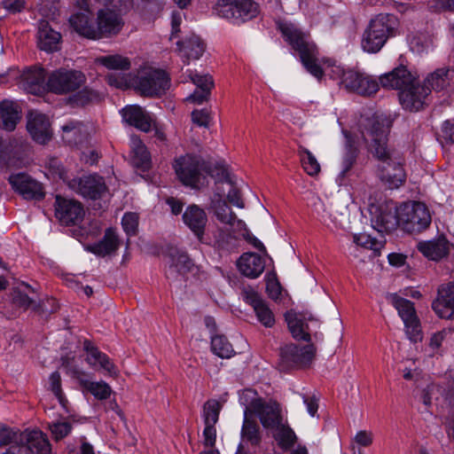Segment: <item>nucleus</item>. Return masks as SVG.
Listing matches in <instances>:
<instances>
[{
    "label": "nucleus",
    "mask_w": 454,
    "mask_h": 454,
    "mask_svg": "<svg viewBox=\"0 0 454 454\" xmlns=\"http://www.w3.org/2000/svg\"><path fill=\"white\" fill-rule=\"evenodd\" d=\"M98 98V94L90 89L85 88L81 90L76 96V101L82 105H85L89 102L97 100Z\"/></svg>",
    "instance_id": "69168bd1"
},
{
    "label": "nucleus",
    "mask_w": 454,
    "mask_h": 454,
    "mask_svg": "<svg viewBox=\"0 0 454 454\" xmlns=\"http://www.w3.org/2000/svg\"><path fill=\"white\" fill-rule=\"evenodd\" d=\"M27 129L35 141L45 144L51 137V130L47 116L37 111L27 114Z\"/></svg>",
    "instance_id": "4be33fe9"
},
{
    "label": "nucleus",
    "mask_w": 454,
    "mask_h": 454,
    "mask_svg": "<svg viewBox=\"0 0 454 454\" xmlns=\"http://www.w3.org/2000/svg\"><path fill=\"white\" fill-rule=\"evenodd\" d=\"M372 225L381 233L395 230L397 226H401L399 210L380 209L372 218Z\"/></svg>",
    "instance_id": "2f4dec72"
},
{
    "label": "nucleus",
    "mask_w": 454,
    "mask_h": 454,
    "mask_svg": "<svg viewBox=\"0 0 454 454\" xmlns=\"http://www.w3.org/2000/svg\"><path fill=\"white\" fill-rule=\"evenodd\" d=\"M224 191L219 186L211 198L209 208L213 211L216 219L223 224L231 228L245 229L246 223L238 219L236 214L228 207L226 201L223 199Z\"/></svg>",
    "instance_id": "2eb2a0df"
},
{
    "label": "nucleus",
    "mask_w": 454,
    "mask_h": 454,
    "mask_svg": "<svg viewBox=\"0 0 454 454\" xmlns=\"http://www.w3.org/2000/svg\"><path fill=\"white\" fill-rule=\"evenodd\" d=\"M289 331L292 336L296 340L305 341L310 340L311 328L309 322L317 325V319L309 312L297 313L295 311H288L285 315Z\"/></svg>",
    "instance_id": "f3484780"
},
{
    "label": "nucleus",
    "mask_w": 454,
    "mask_h": 454,
    "mask_svg": "<svg viewBox=\"0 0 454 454\" xmlns=\"http://www.w3.org/2000/svg\"><path fill=\"white\" fill-rule=\"evenodd\" d=\"M248 414V409H246L241 428V439L242 442H249L252 445H257L261 441L259 426L254 420L249 419Z\"/></svg>",
    "instance_id": "a19ab883"
},
{
    "label": "nucleus",
    "mask_w": 454,
    "mask_h": 454,
    "mask_svg": "<svg viewBox=\"0 0 454 454\" xmlns=\"http://www.w3.org/2000/svg\"><path fill=\"white\" fill-rule=\"evenodd\" d=\"M266 280V291L268 295L273 300L278 299L281 294V286L277 279L276 273H269Z\"/></svg>",
    "instance_id": "4d7b16f0"
},
{
    "label": "nucleus",
    "mask_w": 454,
    "mask_h": 454,
    "mask_svg": "<svg viewBox=\"0 0 454 454\" xmlns=\"http://www.w3.org/2000/svg\"><path fill=\"white\" fill-rule=\"evenodd\" d=\"M394 20V16L389 14H379L371 20L361 41L364 51L376 53L384 46L393 33Z\"/></svg>",
    "instance_id": "423d86ee"
},
{
    "label": "nucleus",
    "mask_w": 454,
    "mask_h": 454,
    "mask_svg": "<svg viewBox=\"0 0 454 454\" xmlns=\"http://www.w3.org/2000/svg\"><path fill=\"white\" fill-rule=\"evenodd\" d=\"M362 125V136L368 144L370 153L379 161V177L390 189L399 188L405 182L406 176L400 155L387 145L389 121L373 115Z\"/></svg>",
    "instance_id": "f257e3e1"
},
{
    "label": "nucleus",
    "mask_w": 454,
    "mask_h": 454,
    "mask_svg": "<svg viewBox=\"0 0 454 454\" xmlns=\"http://www.w3.org/2000/svg\"><path fill=\"white\" fill-rule=\"evenodd\" d=\"M134 76L135 74H111L107 75V82L109 85L121 90L132 88L131 80Z\"/></svg>",
    "instance_id": "6e6d98bb"
},
{
    "label": "nucleus",
    "mask_w": 454,
    "mask_h": 454,
    "mask_svg": "<svg viewBox=\"0 0 454 454\" xmlns=\"http://www.w3.org/2000/svg\"><path fill=\"white\" fill-rule=\"evenodd\" d=\"M246 409H248L249 413L256 414L265 428L272 429L283 422L279 405L275 402L265 403L262 399L257 398Z\"/></svg>",
    "instance_id": "4468645a"
},
{
    "label": "nucleus",
    "mask_w": 454,
    "mask_h": 454,
    "mask_svg": "<svg viewBox=\"0 0 454 454\" xmlns=\"http://www.w3.org/2000/svg\"><path fill=\"white\" fill-rule=\"evenodd\" d=\"M239 270L245 277L254 279L262 275L265 269L264 260L257 254L244 253L238 260Z\"/></svg>",
    "instance_id": "bb28decb"
},
{
    "label": "nucleus",
    "mask_w": 454,
    "mask_h": 454,
    "mask_svg": "<svg viewBox=\"0 0 454 454\" xmlns=\"http://www.w3.org/2000/svg\"><path fill=\"white\" fill-rule=\"evenodd\" d=\"M130 148L134 166L144 171L149 169L151 166L150 153L141 139L137 137H131Z\"/></svg>",
    "instance_id": "e433bc0d"
},
{
    "label": "nucleus",
    "mask_w": 454,
    "mask_h": 454,
    "mask_svg": "<svg viewBox=\"0 0 454 454\" xmlns=\"http://www.w3.org/2000/svg\"><path fill=\"white\" fill-rule=\"evenodd\" d=\"M46 73L42 67H33L25 71L22 77L24 89L31 94H37L44 88Z\"/></svg>",
    "instance_id": "f704fd0d"
},
{
    "label": "nucleus",
    "mask_w": 454,
    "mask_h": 454,
    "mask_svg": "<svg viewBox=\"0 0 454 454\" xmlns=\"http://www.w3.org/2000/svg\"><path fill=\"white\" fill-rule=\"evenodd\" d=\"M373 441V434L371 432L361 430L356 433L355 436V442L363 446L367 447L370 446L372 443Z\"/></svg>",
    "instance_id": "774afa93"
},
{
    "label": "nucleus",
    "mask_w": 454,
    "mask_h": 454,
    "mask_svg": "<svg viewBox=\"0 0 454 454\" xmlns=\"http://www.w3.org/2000/svg\"><path fill=\"white\" fill-rule=\"evenodd\" d=\"M414 81H416V78L404 66H400L380 77L383 88L399 90L400 91Z\"/></svg>",
    "instance_id": "a878e982"
},
{
    "label": "nucleus",
    "mask_w": 454,
    "mask_h": 454,
    "mask_svg": "<svg viewBox=\"0 0 454 454\" xmlns=\"http://www.w3.org/2000/svg\"><path fill=\"white\" fill-rule=\"evenodd\" d=\"M388 299L402 318L408 338L413 342L421 340L422 333L420 322L417 316L413 302L397 295L396 294H390Z\"/></svg>",
    "instance_id": "1a4fd4ad"
},
{
    "label": "nucleus",
    "mask_w": 454,
    "mask_h": 454,
    "mask_svg": "<svg viewBox=\"0 0 454 454\" xmlns=\"http://www.w3.org/2000/svg\"><path fill=\"white\" fill-rule=\"evenodd\" d=\"M1 5L11 13L20 12L25 9V0H2Z\"/></svg>",
    "instance_id": "0e129e2a"
},
{
    "label": "nucleus",
    "mask_w": 454,
    "mask_h": 454,
    "mask_svg": "<svg viewBox=\"0 0 454 454\" xmlns=\"http://www.w3.org/2000/svg\"><path fill=\"white\" fill-rule=\"evenodd\" d=\"M189 77L191 81L197 86V89H207L211 90L214 82L213 79L209 74H199L198 73H194L192 71H189Z\"/></svg>",
    "instance_id": "13d9d810"
},
{
    "label": "nucleus",
    "mask_w": 454,
    "mask_h": 454,
    "mask_svg": "<svg viewBox=\"0 0 454 454\" xmlns=\"http://www.w3.org/2000/svg\"><path fill=\"white\" fill-rule=\"evenodd\" d=\"M69 187L76 193L90 200L105 199L109 194L105 180L98 175L74 178L69 182Z\"/></svg>",
    "instance_id": "9b49d317"
},
{
    "label": "nucleus",
    "mask_w": 454,
    "mask_h": 454,
    "mask_svg": "<svg viewBox=\"0 0 454 454\" xmlns=\"http://www.w3.org/2000/svg\"><path fill=\"white\" fill-rule=\"evenodd\" d=\"M242 294L245 301L253 307L258 320L265 327H271L275 323L274 315L259 294L253 288H247Z\"/></svg>",
    "instance_id": "b1692460"
},
{
    "label": "nucleus",
    "mask_w": 454,
    "mask_h": 454,
    "mask_svg": "<svg viewBox=\"0 0 454 454\" xmlns=\"http://www.w3.org/2000/svg\"><path fill=\"white\" fill-rule=\"evenodd\" d=\"M20 442H25L26 445L19 446L24 448L23 454H27L30 450L35 454H51V445L45 434L40 430H32L23 432L20 437Z\"/></svg>",
    "instance_id": "393cba45"
},
{
    "label": "nucleus",
    "mask_w": 454,
    "mask_h": 454,
    "mask_svg": "<svg viewBox=\"0 0 454 454\" xmlns=\"http://www.w3.org/2000/svg\"><path fill=\"white\" fill-rule=\"evenodd\" d=\"M354 249H357L358 247L373 250L374 252L380 251L383 247V242L379 241L370 235L365 233L354 234L353 235Z\"/></svg>",
    "instance_id": "8fccbe9b"
},
{
    "label": "nucleus",
    "mask_w": 454,
    "mask_h": 454,
    "mask_svg": "<svg viewBox=\"0 0 454 454\" xmlns=\"http://www.w3.org/2000/svg\"><path fill=\"white\" fill-rule=\"evenodd\" d=\"M84 349L87 352L86 361L92 367L98 366L107 372L110 375H116L118 371L107 355L98 350L91 342L84 341Z\"/></svg>",
    "instance_id": "c756f323"
},
{
    "label": "nucleus",
    "mask_w": 454,
    "mask_h": 454,
    "mask_svg": "<svg viewBox=\"0 0 454 454\" xmlns=\"http://www.w3.org/2000/svg\"><path fill=\"white\" fill-rule=\"evenodd\" d=\"M401 227L412 233L420 232L431 223V215L427 206L421 202H409L399 207Z\"/></svg>",
    "instance_id": "6e6552de"
},
{
    "label": "nucleus",
    "mask_w": 454,
    "mask_h": 454,
    "mask_svg": "<svg viewBox=\"0 0 454 454\" xmlns=\"http://www.w3.org/2000/svg\"><path fill=\"white\" fill-rule=\"evenodd\" d=\"M23 435V433H20L18 430H14L4 424H0V445H11L12 446H20V437Z\"/></svg>",
    "instance_id": "3c124183"
},
{
    "label": "nucleus",
    "mask_w": 454,
    "mask_h": 454,
    "mask_svg": "<svg viewBox=\"0 0 454 454\" xmlns=\"http://www.w3.org/2000/svg\"><path fill=\"white\" fill-rule=\"evenodd\" d=\"M131 86L141 96L157 98L168 90L170 79L163 70L147 66L137 71Z\"/></svg>",
    "instance_id": "7ed1b4c3"
},
{
    "label": "nucleus",
    "mask_w": 454,
    "mask_h": 454,
    "mask_svg": "<svg viewBox=\"0 0 454 454\" xmlns=\"http://www.w3.org/2000/svg\"><path fill=\"white\" fill-rule=\"evenodd\" d=\"M123 120L131 126L147 132L152 127V119L148 114L138 106H129L122 109Z\"/></svg>",
    "instance_id": "7c9ffc66"
},
{
    "label": "nucleus",
    "mask_w": 454,
    "mask_h": 454,
    "mask_svg": "<svg viewBox=\"0 0 454 454\" xmlns=\"http://www.w3.org/2000/svg\"><path fill=\"white\" fill-rule=\"evenodd\" d=\"M172 166L177 179L193 189L203 185L208 173L206 162L200 156L191 153L176 157Z\"/></svg>",
    "instance_id": "39448f33"
},
{
    "label": "nucleus",
    "mask_w": 454,
    "mask_h": 454,
    "mask_svg": "<svg viewBox=\"0 0 454 454\" xmlns=\"http://www.w3.org/2000/svg\"><path fill=\"white\" fill-rule=\"evenodd\" d=\"M166 277L170 280H177L191 271L194 266L187 253L176 248L171 249L168 256Z\"/></svg>",
    "instance_id": "412c9836"
},
{
    "label": "nucleus",
    "mask_w": 454,
    "mask_h": 454,
    "mask_svg": "<svg viewBox=\"0 0 454 454\" xmlns=\"http://www.w3.org/2000/svg\"><path fill=\"white\" fill-rule=\"evenodd\" d=\"M272 429L275 431L274 438L281 449L287 450L294 444L296 435L287 425L281 422L280 425L276 426Z\"/></svg>",
    "instance_id": "c03bdc74"
},
{
    "label": "nucleus",
    "mask_w": 454,
    "mask_h": 454,
    "mask_svg": "<svg viewBox=\"0 0 454 454\" xmlns=\"http://www.w3.org/2000/svg\"><path fill=\"white\" fill-rule=\"evenodd\" d=\"M417 248L425 257L433 261L442 259L450 251L449 242L444 238L420 241L417 244Z\"/></svg>",
    "instance_id": "cd10ccee"
},
{
    "label": "nucleus",
    "mask_w": 454,
    "mask_h": 454,
    "mask_svg": "<svg viewBox=\"0 0 454 454\" xmlns=\"http://www.w3.org/2000/svg\"><path fill=\"white\" fill-rule=\"evenodd\" d=\"M192 118L194 123L200 127H207L209 122V114L207 110H195L192 114Z\"/></svg>",
    "instance_id": "338daca9"
},
{
    "label": "nucleus",
    "mask_w": 454,
    "mask_h": 454,
    "mask_svg": "<svg viewBox=\"0 0 454 454\" xmlns=\"http://www.w3.org/2000/svg\"><path fill=\"white\" fill-rule=\"evenodd\" d=\"M327 74L347 90L362 96H371L379 90L378 82L372 76L354 69H344L340 66H332Z\"/></svg>",
    "instance_id": "20e7f679"
},
{
    "label": "nucleus",
    "mask_w": 454,
    "mask_h": 454,
    "mask_svg": "<svg viewBox=\"0 0 454 454\" xmlns=\"http://www.w3.org/2000/svg\"><path fill=\"white\" fill-rule=\"evenodd\" d=\"M298 154L301 158L302 168L308 175L314 176L320 172V164L309 150L300 145L298 148Z\"/></svg>",
    "instance_id": "a18cd8bd"
},
{
    "label": "nucleus",
    "mask_w": 454,
    "mask_h": 454,
    "mask_svg": "<svg viewBox=\"0 0 454 454\" xmlns=\"http://www.w3.org/2000/svg\"><path fill=\"white\" fill-rule=\"evenodd\" d=\"M96 63L102 65L107 69L113 70H129L130 68V61L127 57L120 54L105 55L96 59Z\"/></svg>",
    "instance_id": "37998d69"
},
{
    "label": "nucleus",
    "mask_w": 454,
    "mask_h": 454,
    "mask_svg": "<svg viewBox=\"0 0 454 454\" xmlns=\"http://www.w3.org/2000/svg\"><path fill=\"white\" fill-rule=\"evenodd\" d=\"M0 118L3 128L7 131H12L20 119L16 103L4 100L0 103Z\"/></svg>",
    "instance_id": "4c0bfd02"
},
{
    "label": "nucleus",
    "mask_w": 454,
    "mask_h": 454,
    "mask_svg": "<svg viewBox=\"0 0 454 454\" xmlns=\"http://www.w3.org/2000/svg\"><path fill=\"white\" fill-rule=\"evenodd\" d=\"M48 428L55 441H60L67 437L73 429L72 424L67 420H57L50 423Z\"/></svg>",
    "instance_id": "603ef678"
},
{
    "label": "nucleus",
    "mask_w": 454,
    "mask_h": 454,
    "mask_svg": "<svg viewBox=\"0 0 454 454\" xmlns=\"http://www.w3.org/2000/svg\"><path fill=\"white\" fill-rule=\"evenodd\" d=\"M236 229L238 231H242L243 238L249 244H251L254 248L258 249L259 251L263 253L265 255H267V251H266V247H264V245L256 237H254L253 234H251L249 232L247 226L245 227V229H240V228H236Z\"/></svg>",
    "instance_id": "680f3d73"
},
{
    "label": "nucleus",
    "mask_w": 454,
    "mask_h": 454,
    "mask_svg": "<svg viewBox=\"0 0 454 454\" xmlns=\"http://www.w3.org/2000/svg\"><path fill=\"white\" fill-rule=\"evenodd\" d=\"M313 208L324 221L329 218L336 227L345 231L351 230L350 212L343 203L336 201L326 208L323 201L317 198Z\"/></svg>",
    "instance_id": "ddd939ff"
},
{
    "label": "nucleus",
    "mask_w": 454,
    "mask_h": 454,
    "mask_svg": "<svg viewBox=\"0 0 454 454\" xmlns=\"http://www.w3.org/2000/svg\"><path fill=\"white\" fill-rule=\"evenodd\" d=\"M84 82L85 76L82 72L59 68L50 74L46 85L56 94H66L78 90Z\"/></svg>",
    "instance_id": "9d476101"
},
{
    "label": "nucleus",
    "mask_w": 454,
    "mask_h": 454,
    "mask_svg": "<svg viewBox=\"0 0 454 454\" xmlns=\"http://www.w3.org/2000/svg\"><path fill=\"white\" fill-rule=\"evenodd\" d=\"M277 25L285 41L299 53L308 72L317 79H321L324 71L317 64L318 51L316 44L310 41L309 35L290 21L278 20Z\"/></svg>",
    "instance_id": "f03ea898"
},
{
    "label": "nucleus",
    "mask_w": 454,
    "mask_h": 454,
    "mask_svg": "<svg viewBox=\"0 0 454 454\" xmlns=\"http://www.w3.org/2000/svg\"><path fill=\"white\" fill-rule=\"evenodd\" d=\"M120 247V240L117 234L112 229H108L104 238L97 244H95L91 251L100 256H106L114 253Z\"/></svg>",
    "instance_id": "58836bf2"
},
{
    "label": "nucleus",
    "mask_w": 454,
    "mask_h": 454,
    "mask_svg": "<svg viewBox=\"0 0 454 454\" xmlns=\"http://www.w3.org/2000/svg\"><path fill=\"white\" fill-rule=\"evenodd\" d=\"M69 22L78 34L90 39L98 38V31L90 23L87 14H74L70 17Z\"/></svg>",
    "instance_id": "ea45409f"
},
{
    "label": "nucleus",
    "mask_w": 454,
    "mask_h": 454,
    "mask_svg": "<svg viewBox=\"0 0 454 454\" xmlns=\"http://www.w3.org/2000/svg\"><path fill=\"white\" fill-rule=\"evenodd\" d=\"M122 20L120 16L112 11H99L98 14V38L115 35L120 32L122 27Z\"/></svg>",
    "instance_id": "c85d7f7f"
},
{
    "label": "nucleus",
    "mask_w": 454,
    "mask_h": 454,
    "mask_svg": "<svg viewBox=\"0 0 454 454\" xmlns=\"http://www.w3.org/2000/svg\"><path fill=\"white\" fill-rule=\"evenodd\" d=\"M226 183L230 186V190L227 193L229 202L237 207L243 208L245 204L239 189L235 187L231 181H226Z\"/></svg>",
    "instance_id": "052dcab7"
},
{
    "label": "nucleus",
    "mask_w": 454,
    "mask_h": 454,
    "mask_svg": "<svg viewBox=\"0 0 454 454\" xmlns=\"http://www.w3.org/2000/svg\"><path fill=\"white\" fill-rule=\"evenodd\" d=\"M216 441V429L215 425H205L203 430V443L206 447L213 448Z\"/></svg>",
    "instance_id": "e2e57ef3"
},
{
    "label": "nucleus",
    "mask_w": 454,
    "mask_h": 454,
    "mask_svg": "<svg viewBox=\"0 0 454 454\" xmlns=\"http://www.w3.org/2000/svg\"><path fill=\"white\" fill-rule=\"evenodd\" d=\"M9 182L12 189L24 199L40 200L44 196L41 184L25 173L11 175Z\"/></svg>",
    "instance_id": "6ab92c4d"
},
{
    "label": "nucleus",
    "mask_w": 454,
    "mask_h": 454,
    "mask_svg": "<svg viewBox=\"0 0 454 454\" xmlns=\"http://www.w3.org/2000/svg\"><path fill=\"white\" fill-rule=\"evenodd\" d=\"M454 73L448 67L436 69L434 73L427 76L426 82L427 87L432 90L441 91L450 85V74Z\"/></svg>",
    "instance_id": "79ce46f5"
},
{
    "label": "nucleus",
    "mask_w": 454,
    "mask_h": 454,
    "mask_svg": "<svg viewBox=\"0 0 454 454\" xmlns=\"http://www.w3.org/2000/svg\"><path fill=\"white\" fill-rule=\"evenodd\" d=\"M86 388L99 400H106L110 397L112 389L105 381H90L85 383Z\"/></svg>",
    "instance_id": "864d4df0"
},
{
    "label": "nucleus",
    "mask_w": 454,
    "mask_h": 454,
    "mask_svg": "<svg viewBox=\"0 0 454 454\" xmlns=\"http://www.w3.org/2000/svg\"><path fill=\"white\" fill-rule=\"evenodd\" d=\"M430 91V88L419 84L416 80L399 92V100L404 109L418 112L423 108Z\"/></svg>",
    "instance_id": "dca6fc26"
},
{
    "label": "nucleus",
    "mask_w": 454,
    "mask_h": 454,
    "mask_svg": "<svg viewBox=\"0 0 454 454\" xmlns=\"http://www.w3.org/2000/svg\"><path fill=\"white\" fill-rule=\"evenodd\" d=\"M356 157L357 149L348 141L345 148V153L342 156L341 170L338 176L339 179L343 180L348 176V171L353 168L356 161Z\"/></svg>",
    "instance_id": "de8ad7c7"
},
{
    "label": "nucleus",
    "mask_w": 454,
    "mask_h": 454,
    "mask_svg": "<svg viewBox=\"0 0 454 454\" xmlns=\"http://www.w3.org/2000/svg\"><path fill=\"white\" fill-rule=\"evenodd\" d=\"M55 215L63 224H76L82 220L84 209L78 201L57 196L55 201Z\"/></svg>",
    "instance_id": "a211bd4d"
},
{
    "label": "nucleus",
    "mask_w": 454,
    "mask_h": 454,
    "mask_svg": "<svg viewBox=\"0 0 454 454\" xmlns=\"http://www.w3.org/2000/svg\"><path fill=\"white\" fill-rule=\"evenodd\" d=\"M222 405L215 399L207 401L203 406V420L205 425H215L219 419Z\"/></svg>",
    "instance_id": "09e8293b"
},
{
    "label": "nucleus",
    "mask_w": 454,
    "mask_h": 454,
    "mask_svg": "<svg viewBox=\"0 0 454 454\" xmlns=\"http://www.w3.org/2000/svg\"><path fill=\"white\" fill-rule=\"evenodd\" d=\"M434 311L442 318L454 317V284L448 283L438 288L437 298L433 301Z\"/></svg>",
    "instance_id": "5701e85b"
},
{
    "label": "nucleus",
    "mask_w": 454,
    "mask_h": 454,
    "mask_svg": "<svg viewBox=\"0 0 454 454\" xmlns=\"http://www.w3.org/2000/svg\"><path fill=\"white\" fill-rule=\"evenodd\" d=\"M214 9L219 17L236 25L247 22L259 13V5L253 0H218Z\"/></svg>",
    "instance_id": "0eeeda50"
},
{
    "label": "nucleus",
    "mask_w": 454,
    "mask_h": 454,
    "mask_svg": "<svg viewBox=\"0 0 454 454\" xmlns=\"http://www.w3.org/2000/svg\"><path fill=\"white\" fill-rule=\"evenodd\" d=\"M86 126L77 121H70L62 126V139L70 145L82 143L87 137Z\"/></svg>",
    "instance_id": "c9c22d12"
},
{
    "label": "nucleus",
    "mask_w": 454,
    "mask_h": 454,
    "mask_svg": "<svg viewBox=\"0 0 454 454\" xmlns=\"http://www.w3.org/2000/svg\"><path fill=\"white\" fill-rule=\"evenodd\" d=\"M121 224L123 230L129 236L134 235L138 224L137 215L135 213H126L122 217Z\"/></svg>",
    "instance_id": "bf43d9fd"
},
{
    "label": "nucleus",
    "mask_w": 454,
    "mask_h": 454,
    "mask_svg": "<svg viewBox=\"0 0 454 454\" xmlns=\"http://www.w3.org/2000/svg\"><path fill=\"white\" fill-rule=\"evenodd\" d=\"M182 220L184 224L202 242L208 222L205 210L198 205H189L183 213Z\"/></svg>",
    "instance_id": "aec40b11"
},
{
    "label": "nucleus",
    "mask_w": 454,
    "mask_h": 454,
    "mask_svg": "<svg viewBox=\"0 0 454 454\" xmlns=\"http://www.w3.org/2000/svg\"><path fill=\"white\" fill-rule=\"evenodd\" d=\"M38 46L41 50L51 52L59 50L61 35L53 30L48 22L42 20L38 26Z\"/></svg>",
    "instance_id": "473e14b6"
},
{
    "label": "nucleus",
    "mask_w": 454,
    "mask_h": 454,
    "mask_svg": "<svg viewBox=\"0 0 454 454\" xmlns=\"http://www.w3.org/2000/svg\"><path fill=\"white\" fill-rule=\"evenodd\" d=\"M315 351L311 344L303 347L287 344L280 349V364L284 369L306 366L314 358Z\"/></svg>",
    "instance_id": "f8f14e48"
},
{
    "label": "nucleus",
    "mask_w": 454,
    "mask_h": 454,
    "mask_svg": "<svg viewBox=\"0 0 454 454\" xmlns=\"http://www.w3.org/2000/svg\"><path fill=\"white\" fill-rule=\"evenodd\" d=\"M177 46L179 48L181 57L187 64L192 59H199L205 51L204 43L199 36L194 35L187 37L183 42H177Z\"/></svg>",
    "instance_id": "72a5a7b5"
},
{
    "label": "nucleus",
    "mask_w": 454,
    "mask_h": 454,
    "mask_svg": "<svg viewBox=\"0 0 454 454\" xmlns=\"http://www.w3.org/2000/svg\"><path fill=\"white\" fill-rule=\"evenodd\" d=\"M60 375L58 372H54L50 376V386L52 393L59 400L60 405L68 411L67 409V400L65 397L62 389H61V384H60Z\"/></svg>",
    "instance_id": "5fc2aeb1"
},
{
    "label": "nucleus",
    "mask_w": 454,
    "mask_h": 454,
    "mask_svg": "<svg viewBox=\"0 0 454 454\" xmlns=\"http://www.w3.org/2000/svg\"><path fill=\"white\" fill-rule=\"evenodd\" d=\"M211 349L221 358H230L235 353L232 345L223 335L211 336Z\"/></svg>",
    "instance_id": "49530a36"
}]
</instances>
